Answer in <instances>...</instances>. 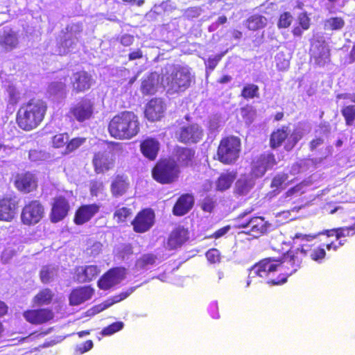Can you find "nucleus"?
<instances>
[{
  "mask_svg": "<svg viewBox=\"0 0 355 355\" xmlns=\"http://www.w3.org/2000/svg\"><path fill=\"white\" fill-rule=\"evenodd\" d=\"M155 215L151 209H144L139 212L132 222L134 230L137 232L148 231L154 223Z\"/></svg>",
  "mask_w": 355,
  "mask_h": 355,
  "instance_id": "obj_18",
  "label": "nucleus"
},
{
  "mask_svg": "<svg viewBox=\"0 0 355 355\" xmlns=\"http://www.w3.org/2000/svg\"><path fill=\"white\" fill-rule=\"evenodd\" d=\"M345 24V21L342 17H334L324 21V28L328 31H340L344 27Z\"/></svg>",
  "mask_w": 355,
  "mask_h": 355,
  "instance_id": "obj_42",
  "label": "nucleus"
},
{
  "mask_svg": "<svg viewBox=\"0 0 355 355\" xmlns=\"http://www.w3.org/2000/svg\"><path fill=\"white\" fill-rule=\"evenodd\" d=\"M188 239V232L184 228L174 230L168 240V245L171 249L176 248L182 245Z\"/></svg>",
  "mask_w": 355,
  "mask_h": 355,
  "instance_id": "obj_34",
  "label": "nucleus"
},
{
  "mask_svg": "<svg viewBox=\"0 0 355 355\" xmlns=\"http://www.w3.org/2000/svg\"><path fill=\"white\" fill-rule=\"evenodd\" d=\"M259 87L254 84L246 85L241 92L242 96L245 98H253L259 96Z\"/></svg>",
  "mask_w": 355,
  "mask_h": 355,
  "instance_id": "obj_46",
  "label": "nucleus"
},
{
  "mask_svg": "<svg viewBox=\"0 0 355 355\" xmlns=\"http://www.w3.org/2000/svg\"><path fill=\"white\" fill-rule=\"evenodd\" d=\"M299 24L304 30H306L309 28L310 19L307 15L304 12L301 13L298 16Z\"/></svg>",
  "mask_w": 355,
  "mask_h": 355,
  "instance_id": "obj_61",
  "label": "nucleus"
},
{
  "mask_svg": "<svg viewBox=\"0 0 355 355\" xmlns=\"http://www.w3.org/2000/svg\"><path fill=\"white\" fill-rule=\"evenodd\" d=\"M93 347V342L90 340H87L83 344L78 345L76 347V355L83 354L88 352Z\"/></svg>",
  "mask_w": 355,
  "mask_h": 355,
  "instance_id": "obj_56",
  "label": "nucleus"
},
{
  "mask_svg": "<svg viewBox=\"0 0 355 355\" xmlns=\"http://www.w3.org/2000/svg\"><path fill=\"white\" fill-rule=\"evenodd\" d=\"M268 23L266 17L259 15H254L250 17L246 21L249 30L257 31L264 28Z\"/></svg>",
  "mask_w": 355,
  "mask_h": 355,
  "instance_id": "obj_41",
  "label": "nucleus"
},
{
  "mask_svg": "<svg viewBox=\"0 0 355 355\" xmlns=\"http://www.w3.org/2000/svg\"><path fill=\"white\" fill-rule=\"evenodd\" d=\"M100 272L101 268L97 266H80L76 270V277L78 282L84 283L93 280Z\"/></svg>",
  "mask_w": 355,
  "mask_h": 355,
  "instance_id": "obj_27",
  "label": "nucleus"
},
{
  "mask_svg": "<svg viewBox=\"0 0 355 355\" xmlns=\"http://www.w3.org/2000/svg\"><path fill=\"white\" fill-rule=\"evenodd\" d=\"M321 234H322V232L315 234H304L302 233L295 234L293 237V242L295 244L299 243V245L301 246V248L299 249V252L302 257L303 255H307L309 256L313 261L319 263L322 262L326 255L325 249L322 246H318L313 249H309V245H308L309 242L316 239Z\"/></svg>",
  "mask_w": 355,
  "mask_h": 355,
  "instance_id": "obj_5",
  "label": "nucleus"
},
{
  "mask_svg": "<svg viewBox=\"0 0 355 355\" xmlns=\"http://www.w3.org/2000/svg\"><path fill=\"white\" fill-rule=\"evenodd\" d=\"M46 110L44 101L32 99L23 105L17 112V121L19 126L26 131L37 128L44 119Z\"/></svg>",
  "mask_w": 355,
  "mask_h": 355,
  "instance_id": "obj_4",
  "label": "nucleus"
},
{
  "mask_svg": "<svg viewBox=\"0 0 355 355\" xmlns=\"http://www.w3.org/2000/svg\"><path fill=\"white\" fill-rule=\"evenodd\" d=\"M165 109V105L162 99H152L149 101L146 108V117L152 121L159 120L162 117Z\"/></svg>",
  "mask_w": 355,
  "mask_h": 355,
  "instance_id": "obj_23",
  "label": "nucleus"
},
{
  "mask_svg": "<svg viewBox=\"0 0 355 355\" xmlns=\"http://www.w3.org/2000/svg\"><path fill=\"white\" fill-rule=\"evenodd\" d=\"M178 166L173 159H163L159 162L153 170V178L159 182L166 184L173 182L178 177Z\"/></svg>",
  "mask_w": 355,
  "mask_h": 355,
  "instance_id": "obj_8",
  "label": "nucleus"
},
{
  "mask_svg": "<svg viewBox=\"0 0 355 355\" xmlns=\"http://www.w3.org/2000/svg\"><path fill=\"white\" fill-rule=\"evenodd\" d=\"M322 234H324L327 237L335 236L336 239H344L345 237L352 236L355 234V226L327 230Z\"/></svg>",
  "mask_w": 355,
  "mask_h": 355,
  "instance_id": "obj_37",
  "label": "nucleus"
},
{
  "mask_svg": "<svg viewBox=\"0 0 355 355\" xmlns=\"http://www.w3.org/2000/svg\"><path fill=\"white\" fill-rule=\"evenodd\" d=\"M69 205L68 201L63 197L56 198L53 204L51 219L53 223L62 220L68 214Z\"/></svg>",
  "mask_w": 355,
  "mask_h": 355,
  "instance_id": "obj_22",
  "label": "nucleus"
},
{
  "mask_svg": "<svg viewBox=\"0 0 355 355\" xmlns=\"http://www.w3.org/2000/svg\"><path fill=\"white\" fill-rule=\"evenodd\" d=\"M108 130L110 135L116 139H131L139 131L138 118L132 112H122L112 119Z\"/></svg>",
  "mask_w": 355,
  "mask_h": 355,
  "instance_id": "obj_3",
  "label": "nucleus"
},
{
  "mask_svg": "<svg viewBox=\"0 0 355 355\" xmlns=\"http://www.w3.org/2000/svg\"><path fill=\"white\" fill-rule=\"evenodd\" d=\"M85 141V138H74L71 139L67 145L66 149L64 151V153H69L73 150H75L76 148H78L79 146H80L82 144H84Z\"/></svg>",
  "mask_w": 355,
  "mask_h": 355,
  "instance_id": "obj_52",
  "label": "nucleus"
},
{
  "mask_svg": "<svg viewBox=\"0 0 355 355\" xmlns=\"http://www.w3.org/2000/svg\"><path fill=\"white\" fill-rule=\"evenodd\" d=\"M128 187L127 179L123 176L118 175L112 183L111 190L114 196H120L126 191Z\"/></svg>",
  "mask_w": 355,
  "mask_h": 355,
  "instance_id": "obj_40",
  "label": "nucleus"
},
{
  "mask_svg": "<svg viewBox=\"0 0 355 355\" xmlns=\"http://www.w3.org/2000/svg\"><path fill=\"white\" fill-rule=\"evenodd\" d=\"M124 327V324L122 322H116L108 327L104 328L102 330V334L103 336H111L114 333L121 330Z\"/></svg>",
  "mask_w": 355,
  "mask_h": 355,
  "instance_id": "obj_48",
  "label": "nucleus"
},
{
  "mask_svg": "<svg viewBox=\"0 0 355 355\" xmlns=\"http://www.w3.org/2000/svg\"><path fill=\"white\" fill-rule=\"evenodd\" d=\"M336 242L331 241L329 243L326 245V248L328 250H333L336 251L340 247L343 246L345 242V239H336Z\"/></svg>",
  "mask_w": 355,
  "mask_h": 355,
  "instance_id": "obj_63",
  "label": "nucleus"
},
{
  "mask_svg": "<svg viewBox=\"0 0 355 355\" xmlns=\"http://www.w3.org/2000/svg\"><path fill=\"white\" fill-rule=\"evenodd\" d=\"M162 85L159 75L157 73H151L144 79L141 84V91L146 94H154L159 86Z\"/></svg>",
  "mask_w": 355,
  "mask_h": 355,
  "instance_id": "obj_32",
  "label": "nucleus"
},
{
  "mask_svg": "<svg viewBox=\"0 0 355 355\" xmlns=\"http://www.w3.org/2000/svg\"><path fill=\"white\" fill-rule=\"evenodd\" d=\"M15 185L19 191L29 193L36 188L35 177L31 173L19 175L15 180Z\"/></svg>",
  "mask_w": 355,
  "mask_h": 355,
  "instance_id": "obj_30",
  "label": "nucleus"
},
{
  "mask_svg": "<svg viewBox=\"0 0 355 355\" xmlns=\"http://www.w3.org/2000/svg\"><path fill=\"white\" fill-rule=\"evenodd\" d=\"M275 61L277 67L279 70H285L288 68L290 64V60L288 55L283 52H279L275 56Z\"/></svg>",
  "mask_w": 355,
  "mask_h": 355,
  "instance_id": "obj_47",
  "label": "nucleus"
},
{
  "mask_svg": "<svg viewBox=\"0 0 355 355\" xmlns=\"http://www.w3.org/2000/svg\"><path fill=\"white\" fill-rule=\"evenodd\" d=\"M125 276V270L123 268H114L104 274L98 282L101 289L107 290L119 284Z\"/></svg>",
  "mask_w": 355,
  "mask_h": 355,
  "instance_id": "obj_14",
  "label": "nucleus"
},
{
  "mask_svg": "<svg viewBox=\"0 0 355 355\" xmlns=\"http://www.w3.org/2000/svg\"><path fill=\"white\" fill-rule=\"evenodd\" d=\"M23 315L26 321L34 324L46 322L53 318V312L46 309L28 310Z\"/></svg>",
  "mask_w": 355,
  "mask_h": 355,
  "instance_id": "obj_21",
  "label": "nucleus"
},
{
  "mask_svg": "<svg viewBox=\"0 0 355 355\" xmlns=\"http://www.w3.org/2000/svg\"><path fill=\"white\" fill-rule=\"evenodd\" d=\"M208 311L212 318H219L218 304L217 301H212L210 302L208 307Z\"/></svg>",
  "mask_w": 355,
  "mask_h": 355,
  "instance_id": "obj_59",
  "label": "nucleus"
},
{
  "mask_svg": "<svg viewBox=\"0 0 355 355\" xmlns=\"http://www.w3.org/2000/svg\"><path fill=\"white\" fill-rule=\"evenodd\" d=\"M223 56V54L210 56L208 60L205 61L207 69L211 71L214 70Z\"/></svg>",
  "mask_w": 355,
  "mask_h": 355,
  "instance_id": "obj_55",
  "label": "nucleus"
},
{
  "mask_svg": "<svg viewBox=\"0 0 355 355\" xmlns=\"http://www.w3.org/2000/svg\"><path fill=\"white\" fill-rule=\"evenodd\" d=\"M44 215V208L39 200H32L22 209L21 219L26 225H34L39 223Z\"/></svg>",
  "mask_w": 355,
  "mask_h": 355,
  "instance_id": "obj_11",
  "label": "nucleus"
},
{
  "mask_svg": "<svg viewBox=\"0 0 355 355\" xmlns=\"http://www.w3.org/2000/svg\"><path fill=\"white\" fill-rule=\"evenodd\" d=\"M132 214L131 209L127 207H119L114 212V218H117L118 222L125 221Z\"/></svg>",
  "mask_w": 355,
  "mask_h": 355,
  "instance_id": "obj_50",
  "label": "nucleus"
},
{
  "mask_svg": "<svg viewBox=\"0 0 355 355\" xmlns=\"http://www.w3.org/2000/svg\"><path fill=\"white\" fill-rule=\"evenodd\" d=\"M310 52L312 61L319 67H323L330 61L329 48L324 41H315Z\"/></svg>",
  "mask_w": 355,
  "mask_h": 355,
  "instance_id": "obj_13",
  "label": "nucleus"
},
{
  "mask_svg": "<svg viewBox=\"0 0 355 355\" xmlns=\"http://www.w3.org/2000/svg\"><path fill=\"white\" fill-rule=\"evenodd\" d=\"M57 268L55 266H46L40 272V278L43 283H49L57 275Z\"/></svg>",
  "mask_w": 355,
  "mask_h": 355,
  "instance_id": "obj_43",
  "label": "nucleus"
},
{
  "mask_svg": "<svg viewBox=\"0 0 355 355\" xmlns=\"http://www.w3.org/2000/svg\"><path fill=\"white\" fill-rule=\"evenodd\" d=\"M190 69L187 66L168 65L162 69L161 84L171 94L183 92L191 85Z\"/></svg>",
  "mask_w": 355,
  "mask_h": 355,
  "instance_id": "obj_2",
  "label": "nucleus"
},
{
  "mask_svg": "<svg viewBox=\"0 0 355 355\" xmlns=\"http://www.w3.org/2000/svg\"><path fill=\"white\" fill-rule=\"evenodd\" d=\"M252 209L246 210L238 217V226L247 230V232L258 237L266 232L269 223L262 217L247 218Z\"/></svg>",
  "mask_w": 355,
  "mask_h": 355,
  "instance_id": "obj_7",
  "label": "nucleus"
},
{
  "mask_svg": "<svg viewBox=\"0 0 355 355\" xmlns=\"http://www.w3.org/2000/svg\"><path fill=\"white\" fill-rule=\"evenodd\" d=\"M71 79L73 91L76 93L88 90L94 83L92 76L85 71L74 73Z\"/></svg>",
  "mask_w": 355,
  "mask_h": 355,
  "instance_id": "obj_19",
  "label": "nucleus"
},
{
  "mask_svg": "<svg viewBox=\"0 0 355 355\" xmlns=\"http://www.w3.org/2000/svg\"><path fill=\"white\" fill-rule=\"evenodd\" d=\"M254 185V180L252 177H241L235 184L234 191L239 196L247 195Z\"/></svg>",
  "mask_w": 355,
  "mask_h": 355,
  "instance_id": "obj_36",
  "label": "nucleus"
},
{
  "mask_svg": "<svg viewBox=\"0 0 355 355\" xmlns=\"http://www.w3.org/2000/svg\"><path fill=\"white\" fill-rule=\"evenodd\" d=\"M94 290L90 286H83L73 290L70 296V304L73 306L79 305L89 300L93 295Z\"/></svg>",
  "mask_w": 355,
  "mask_h": 355,
  "instance_id": "obj_29",
  "label": "nucleus"
},
{
  "mask_svg": "<svg viewBox=\"0 0 355 355\" xmlns=\"http://www.w3.org/2000/svg\"><path fill=\"white\" fill-rule=\"evenodd\" d=\"M83 28L80 24H70L66 28V32L64 33L58 49L55 51V53L58 55H64L73 51L78 44V35L81 33Z\"/></svg>",
  "mask_w": 355,
  "mask_h": 355,
  "instance_id": "obj_9",
  "label": "nucleus"
},
{
  "mask_svg": "<svg viewBox=\"0 0 355 355\" xmlns=\"http://www.w3.org/2000/svg\"><path fill=\"white\" fill-rule=\"evenodd\" d=\"M215 205V200L213 198L206 197L202 202V208L204 211L211 212Z\"/></svg>",
  "mask_w": 355,
  "mask_h": 355,
  "instance_id": "obj_60",
  "label": "nucleus"
},
{
  "mask_svg": "<svg viewBox=\"0 0 355 355\" xmlns=\"http://www.w3.org/2000/svg\"><path fill=\"white\" fill-rule=\"evenodd\" d=\"M164 259L160 253L144 254L137 260L135 268L138 271H146L159 264Z\"/></svg>",
  "mask_w": 355,
  "mask_h": 355,
  "instance_id": "obj_20",
  "label": "nucleus"
},
{
  "mask_svg": "<svg viewBox=\"0 0 355 355\" xmlns=\"http://www.w3.org/2000/svg\"><path fill=\"white\" fill-rule=\"evenodd\" d=\"M66 78L62 81H53L48 88V94L53 100H60L65 98L67 94L66 90Z\"/></svg>",
  "mask_w": 355,
  "mask_h": 355,
  "instance_id": "obj_35",
  "label": "nucleus"
},
{
  "mask_svg": "<svg viewBox=\"0 0 355 355\" xmlns=\"http://www.w3.org/2000/svg\"><path fill=\"white\" fill-rule=\"evenodd\" d=\"M236 179L234 171L222 173L215 183L217 191H223L228 189Z\"/></svg>",
  "mask_w": 355,
  "mask_h": 355,
  "instance_id": "obj_38",
  "label": "nucleus"
},
{
  "mask_svg": "<svg viewBox=\"0 0 355 355\" xmlns=\"http://www.w3.org/2000/svg\"><path fill=\"white\" fill-rule=\"evenodd\" d=\"M175 156L180 164L188 166L192 162L194 151L190 148L178 147L175 150Z\"/></svg>",
  "mask_w": 355,
  "mask_h": 355,
  "instance_id": "obj_39",
  "label": "nucleus"
},
{
  "mask_svg": "<svg viewBox=\"0 0 355 355\" xmlns=\"http://www.w3.org/2000/svg\"><path fill=\"white\" fill-rule=\"evenodd\" d=\"M275 164L274 155L271 153L261 155L252 164V173L256 178L263 176L266 171Z\"/></svg>",
  "mask_w": 355,
  "mask_h": 355,
  "instance_id": "obj_17",
  "label": "nucleus"
},
{
  "mask_svg": "<svg viewBox=\"0 0 355 355\" xmlns=\"http://www.w3.org/2000/svg\"><path fill=\"white\" fill-rule=\"evenodd\" d=\"M94 101L84 98L71 107L69 114L78 122H84L91 119L94 114Z\"/></svg>",
  "mask_w": 355,
  "mask_h": 355,
  "instance_id": "obj_12",
  "label": "nucleus"
},
{
  "mask_svg": "<svg viewBox=\"0 0 355 355\" xmlns=\"http://www.w3.org/2000/svg\"><path fill=\"white\" fill-rule=\"evenodd\" d=\"M206 257L210 263H218L220 262V253L216 248L209 250L206 253Z\"/></svg>",
  "mask_w": 355,
  "mask_h": 355,
  "instance_id": "obj_51",
  "label": "nucleus"
},
{
  "mask_svg": "<svg viewBox=\"0 0 355 355\" xmlns=\"http://www.w3.org/2000/svg\"><path fill=\"white\" fill-rule=\"evenodd\" d=\"M69 141V136L66 133L55 135L52 139L53 145L55 148L64 146Z\"/></svg>",
  "mask_w": 355,
  "mask_h": 355,
  "instance_id": "obj_49",
  "label": "nucleus"
},
{
  "mask_svg": "<svg viewBox=\"0 0 355 355\" xmlns=\"http://www.w3.org/2000/svg\"><path fill=\"white\" fill-rule=\"evenodd\" d=\"M52 296L53 295L49 289H44L34 297V304L38 306L48 304L51 302Z\"/></svg>",
  "mask_w": 355,
  "mask_h": 355,
  "instance_id": "obj_44",
  "label": "nucleus"
},
{
  "mask_svg": "<svg viewBox=\"0 0 355 355\" xmlns=\"http://www.w3.org/2000/svg\"><path fill=\"white\" fill-rule=\"evenodd\" d=\"M7 92L9 96V103L15 105L18 103L20 98V94L13 85H9L7 88Z\"/></svg>",
  "mask_w": 355,
  "mask_h": 355,
  "instance_id": "obj_53",
  "label": "nucleus"
},
{
  "mask_svg": "<svg viewBox=\"0 0 355 355\" xmlns=\"http://www.w3.org/2000/svg\"><path fill=\"white\" fill-rule=\"evenodd\" d=\"M132 292H133V289L130 288L129 291H128L126 292L121 293L119 295H116L113 298L109 299V300H106L103 303L94 306L92 309L89 310L88 311L89 314V315H94V314H96V313H98L103 311V310H105V309L109 308L110 306H111L114 303L119 302L121 300L125 299Z\"/></svg>",
  "mask_w": 355,
  "mask_h": 355,
  "instance_id": "obj_33",
  "label": "nucleus"
},
{
  "mask_svg": "<svg viewBox=\"0 0 355 355\" xmlns=\"http://www.w3.org/2000/svg\"><path fill=\"white\" fill-rule=\"evenodd\" d=\"M99 206L96 204L81 206L76 212L74 222L82 225L89 221L98 211Z\"/></svg>",
  "mask_w": 355,
  "mask_h": 355,
  "instance_id": "obj_25",
  "label": "nucleus"
},
{
  "mask_svg": "<svg viewBox=\"0 0 355 355\" xmlns=\"http://www.w3.org/2000/svg\"><path fill=\"white\" fill-rule=\"evenodd\" d=\"M302 260L299 248L296 251H288L279 260L273 257L264 259L248 269L246 287L252 283L264 281L272 285L284 284L300 268Z\"/></svg>",
  "mask_w": 355,
  "mask_h": 355,
  "instance_id": "obj_1",
  "label": "nucleus"
},
{
  "mask_svg": "<svg viewBox=\"0 0 355 355\" xmlns=\"http://www.w3.org/2000/svg\"><path fill=\"white\" fill-rule=\"evenodd\" d=\"M200 15V9L197 7L189 8L184 10L183 16L187 19L198 17Z\"/></svg>",
  "mask_w": 355,
  "mask_h": 355,
  "instance_id": "obj_58",
  "label": "nucleus"
},
{
  "mask_svg": "<svg viewBox=\"0 0 355 355\" xmlns=\"http://www.w3.org/2000/svg\"><path fill=\"white\" fill-rule=\"evenodd\" d=\"M113 157L110 152H98L95 154L93 164L96 172L100 173L110 169L113 166Z\"/></svg>",
  "mask_w": 355,
  "mask_h": 355,
  "instance_id": "obj_24",
  "label": "nucleus"
},
{
  "mask_svg": "<svg viewBox=\"0 0 355 355\" xmlns=\"http://www.w3.org/2000/svg\"><path fill=\"white\" fill-rule=\"evenodd\" d=\"M293 20V17L289 12H284L280 15L278 26L279 28H287L288 27Z\"/></svg>",
  "mask_w": 355,
  "mask_h": 355,
  "instance_id": "obj_54",
  "label": "nucleus"
},
{
  "mask_svg": "<svg viewBox=\"0 0 355 355\" xmlns=\"http://www.w3.org/2000/svg\"><path fill=\"white\" fill-rule=\"evenodd\" d=\"M178 140L183 143H197L202 137L203 132L196 123L189 124L180 128L177 133Z\"/></svg>",
  "mask_w": 355,
  "mask_h": 355,
  "instance_id": "obj_15",
  "label": "nucleus"
},
{
  "mask_svg": "<svg viewBox=\"0 0 355 355\" xmlns=\"http://www.w3.org/2000/svg\"><path fill=\"white\" fill-rule=\"evenodd\" d=\"M45 157V154L37 150H31L29 151V159L33 162H37L43 159Z\"/></svg>",
  "mask_w": 355,
  "mask_h": 355,
  "instance_id": "obj_64",
  "label": "nucleus"
},
{
  "mask_svg": "<svg viewBox=\"0 0 355 355\" xmlns=\"http://www.w3.org/2000/svg\"><path fill=\"white\" fill-rule=\"evenodd\" d=\"M17 201L15 198H6L0 200V220L10 221L15 216Z\"/></svg>",
  "mask_w": 355,
  "mask_h": 355,
  "instance_id": "obj_26",
  "label": "nucleus"
},
{
  "mask_svg": "<svg viewBox=\"0 0 355 355\" xmlns=\"http://www.w3.org/2000/svg\"><path fill=\"white\" fill-rule=\"evenodd\" d=\"M19 44L18 33L10 26L0 29V48L6 51L16 49Z\"/></svg>",
  "mask_w": 355,
  "mask_h": 355,
  "instance_id": "obj_16",
  "label": "nucleus"
},
{
  "mask_svg": "<svg viewBox=\"0 0 355 355\" xmlns=\"http://www.w3.org/2000/svg\"><path fill=\"white\" fill-rule=\"evenodd\" d=\"M193 198L189 194L181 196L173 207V212L175 216H184L193 207Z\"/></svg>",
  "mask_w": 355,
  "mask_h": 355,
  "instance_id": "obj_31",
  "label": "nucleus"
},
{
  "mask_svg": "<svg viewBox=\"0 0 355 355\" xmlns=\"http://www.w3.org/2000/svg\"><path fill=\"white\" fill-rule=\"evenodd\" d=\"M103 183L98 181H93L91 182L90 191L92 196H97L98 193L103 189Z\"/></svg>",
  "mask_w": 355,
  "mask_h": 355,
  "instance_id": "obj_62",
  "label": "nucleus"
},
{
  "mask_svg": "<svg viewBox=\"0 0 355 355\" xmlns=\"http://www.w3.org/2000/svg\"><path fill=\"white\" fill-rule=\"evenodd\" d=\"M288 175L285 173L277 175L272 180L271 183L272 187H280L282 185L288 180Z\"/></svg>",
  "mask_w": 355,
  "mask_h": 355,
  "instance_id": "obj_57",
  "label": "nucleus"
},
{
  "mask_svg": "<svg viewBox=\"0 0 355 355\" xmlns=\"http://www.w3.org/2000/svg\"><path fill=\"white\" fill-rule=\"evenodd\" d=\"M303 136V132L300 128L295 129L292 133L288 127H282L274 132L270 137V146L275 148L279 146L286 139L285 148L291 150Z\"/></svg>",
  "mask_w": 355,
  "mask_h": 355,
  "instance_id": "obj_6",
  "label": "nucleus"
},
{
  "mask_svg": "<svg viewBox=\"0 0 355 355\" xmlns=\"http://www.w3.org/2000/svg\"><path fill=\"white\" fill-rule=\"evenodd\" d=\"M341 112L345 117L346 124L352 125L355 121V105L344 106Z\"/></svg>",
  "mask_w": 355,
  "mask_h": 355,
  "instance_id": "obj_45",
  "label": "nucleus"
},
{
  "mask_svg": "<svg viewBox=\"0 0 355 355\" xmlns=\"http://www.w3.org/2000/svg\"><path fill=\"white\" fill-rule=\"evenodd\" d=\"M160 144L158 140L154 138H147L140 144V149L143 155L150 160H154L157 156Z\"/></svg>",
  "mask_w": 355,
  "mask_h": 355,
  "instance_id": "obj_28",
  "label": "nucleus"
},
{
  "mask_svg": "<svg viewBox=\"0 0 355 355\" xmlns=\"http://www.w3.org/2000/svg\"><path fill=\"white\" fill-rule=\"evenodd\" d=\"M240 139L236 137L223 139L218 148L219 160L225 164H232L239 157L240 152Z\"/></svg>",
  "mask_w": 355,
  "mask_h": 355,
  "instance_id": "obj_10",
  "label": "nucleus"
}]
</instances>
